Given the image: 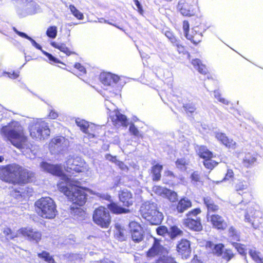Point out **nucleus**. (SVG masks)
I'll return each mask as SVG.
<instances>
[{"instance_id":"nucleus-1","label":"nucleus","mask_w":263,"mask_h":263,"mask_svg":"<svg viewBox=\"0 0 263 263\" xmlns=\"http://www.w3.org/2000/svg\"><path fill=\"white\" fill-rule=\"evenodd\" d=\"M0 179L13 185H25L36 180L35 173L17 163L0 167Z\"/></svg>"},{"instance_id":"nucleus-2","label":"nucleus","mask_w":263,"mask_h":263,"mask_svg":"<svg viewBox=\"0 0 263 263\" xmlns=\"http://www.w3.org/2000/svg\"><path fill=\"white\" fill-rule=\"evenodd\" d=\"M58 190L63 193L69 201L76 206H83L87 201V194L84 187L71 184L70 187L64 185L62 183L57 184Z\"/></svg>"},{"instance_id":"nucleus-3","label":"nucleus","mask_w":263,"mask_h":263,"mask_svg":"<svg viewBox=\"0 0 263 263\" xmlns=\"http://www.w3.org/2000/svg\"><path fill=\"white\" fill-rule=\"evenodd\" d=\"M34 207L38 216L44 219H53L58 214L55 202L48 196L37 199L34 203Z\"/></svg>"},{"instance_id":"nucleus-4","label":"nucleus","mask_w":263,"mask_h":263,"mask_svg":"<svg viewBox=\"0 0 263 263\" xmlns=\"http://www.w3.org/2000/svg\"><path fill=\"white\" fill-rule=\"evenodd\" d=\"M1 134L6 141L19 149L28 147V138L23 130L9 128L7 126H3Z\"/></svg>"},{"instance_id":"nucleus-5","label":"nucleus","mask_w":263,"mask_h":263,"mask_svg":"<svg viewBox=\"0 0 263 263\" xmlns=\"http://www.w3.org/2000/svg\"><path fill=\"white\" fill-rule=\"evenodd\" d=\"M140 213L143 218L151 225H159L163 219V214L159 211L157 204L154 202L144 204L141 207Z\"/></svg>"},{"instance_id":"nucleus-6","label":"nucleus","mask_w":263,"mask_h":263,"mask_svg":"<svg viewBox=\"0 0 263 263\" xmlns=\"http://www.w3.org/2000/svg\"><path fill=\"white\" fill-rule=\"evenodd\" d=\"M201 213L200 208H195L186 214V218L183 220V224L189 229L196 231H201L202 229L201 219L197 215Z\"/></svg>"},{"instance_id":"nucleus-7","label":"nucleus","mask_w":263,"mask_h":263,"mask_svg":"<svg viewBox=\"0 0 263 263\" xmlns=\"http://www.w3.org/2000/svg\"><path fill=\"white\" fill-rule=\"evenodd\" d=\"M92 220L100 227L106 229L111 223V217L108 209L103 205H100L94 210Z\"/></svg>"},{"instance_id":"nucleus-8","label":"nucleus","mask_w":263,"mask_h":263,"mask_svg":"<svg viewBox=\"0 0 263 263\" xmlns=\"http://www.w3.org/2000/svg\"><path fill=\"white\" fill-rule=\"evenodd\" d=\"M29 133L33 139L44 140L50 136V129L48 123L45 121H40L30 126Z\"/></svg>"},{"instance_id":"nucleus-9","label":"nucleus","mask_w":263,"mask_h":263,"mask_svg":"<svg viewBox=\"0 0 263 263\" xmlns=\"http://www.w3.org/2000/svg\"><path fill=\"white\" fill-rule=\"evenodd\" d=\"M196 152L199 157L203 159V165L207 170L212 171L219 164V162L212 160L214 157L213 153L206 146H198Z\"/></svg>"},{"instance_id":"nucleus-10","label":"nucleus","mask_w":263,"mask_h":263,"mask_svg":"<svg viewBox=\"0 0 263 263\" xmlns=\"http://www.w3.org/2000/svg\"><path fill=\"white\" fill-rule=\"evenodd\" d=\"M17 232L25 239L36 244L42 239V232L31 227H22L18 230Z\"/></svg>"},{"instance_id":"nucleus-11","label":"nucleus","mask_w":263,"mask_h":263,"mask_svg":"<svg viewBox=\"0 0 263 263\" xmlns=\"http://www.w3.org/2000/svg\"><path fill=\"white\" fill-rule=\"evenodd\" d=\"M262 213L259 210L250 209L248 210L245 216L246 222L250 223L255 229L263 228Z\"/></svg>"},{"instance_id":"nucleus-12","label":"nucleus","mask_w":263,"mask_h":263,"mask_svg":"<svg viewBox=\"0 0 263 263\" xmlns=\"http://www.w3.org/2000/svg\"><path fill=\"white\" fill-rule=\"evenodd\" d=\"M128 227L130 238L135 243H140L144 240L145 233L140 223L132 221L129 223Z\"/></svg>"},{"instance_id":"nucleus-13","label":"nucleus","mask_w":263,"mask_h":263,"mask_svg":"<svg viewBox=\"0 0 263 263\" xmlns=\"http://www.w3.org/2000/svg\"><path fill=\"white\" fill-rule=\"evenodd\" d=\"M207 219L212 228L219 232L224 231L228 228L227 221L224 217L218 214H212L207 217Z\"/></svg>"},{"instance_id":"nucleus-14","label":"nucleus","mask_w":263,"mask_h":263,"mask_svg":"<svg viewBox=\"0 0 263 263\" xmlns=\"http://www.w3.org/2000/svg\"><path fill=\"white\" fill-rule=\"evenodd\" d=\"M40 166L46 171L53 175L61 177L65 181H68L69 179L63 173L62 167L59 164H53L45 161H43L40 163Z\"/></svg>"},{"instance_id":"nucleus-15","label":"nucleus","mask_w":263,"mask_h":263,"mask_svg":"<svg viewBox=\"0 0 263 263\" xmlns=\"http://www.w3.org/2000/svg\"><path fill=\"white\" fill-rule=\"evenodd\" d=\"M77 125L81 130L87 135L88 138H93L99 134L97 131L98 128L93 124H89L84 120L77 119L76 120Z\"/></svg>"},{"instance_id":"nucleus-16","label":"nucleus","mask_w":263,"mask_h":263,"mask_svg":"<svg viewBox=\"0 0 263 263\" xmlns=\"http://www.w3.org/2000/svg\"><path fill=\"white\" fill-rule=\"evenodd\" d=\"M153 240L152 246L145 253L147 258L149 259L161 255L166 251V249L161 243V240L160 239L154 237Z\"/></svg>"},{"instance_id":"nucleus-17","label":"nucleus","mask_w":263,"mask_h":263,"mask_svg":"<svg viewBox=\"0 0 263 263\" xmlns=\"http://www.w3.org/2000/svg\"><path fill=\"white\" fill-rule=\"evenodd\" d=\"M176 250L182 258L187 259L191 254V242L186 239L182 238L178 241Z\"/></svg>"},{"instance_id":"nucleus-18","label":"nucleus","mask_w":263,"mask_h":263,"mask_svg":"<svg viewBox=\"0 0 263 263\" xmlns=\"http://www.w3.org/2000/svg\"><path fill=\"white\" fill-rule=\"evenodd\" d=\"M118 198L122 205L125 208L133 205L134 202V198L132 193L126 189L119 191Z\"/></svg>"},{"instance_id":"nucleus-19","label":"nucleus","mask_w":263,"mask_h":263,"mask_svg":"<svg viewBox=\"0 0 263 263\" xmlns=\"http://www.w3.org/2000/svg\"><path fill=\"white\" fill-rule=\"evenodd\" d=\"M192 201L186 197H181L178 202L172 205L173 210L177 213L182 214L191 208Z\"/></svg>"},{"instance_id":"nucleus-20","label":"nucleus","mask_w":263,"mask_h":263,"mask_svg":"<svg viewBox=\"0 0 263 263\" xmlns=\"http://www.w3.org/2000/svg\"><path fill=\"white\" fill-rule=\"evenodd\" d=\"M215 138L222 145L228 149H234L237 146L236 142L224 133H217L215 134Z\"/></svg>"},{"instance_id":"nucleus-21","label":"nucleus","mask_w":263,"mask_h":263,"mask_svg":"<svg viewBox=\"0 0 263 263\" xmlns=\"http://www.w3.org/2000/svg\"><path fill=\"white\" fill-rule=\"evenodd\" d=\"M185 37L193 44L197 45L202 41L203 35L199 30V28L197 27H195L192 28L191 31L189 33H185Z\"/></svg>"},{"instance_id":"nucleus-22","label":"nucleus","mask_w":263,"mask_h":263,"mask_svg":"<svg viewBox=\"0 0 263 263\" xmlns=\"http://www.w3.org/2000/svg\"><path fill=\"white\" fill-rule=\"evenodd\" d=\"M100 81L104 85L110 86L117 83L120 79L119 77L110 72H101L99 77Z\"/></svg>"},{"instance_id":"nucleus-23","label":"nucleus","mask_w":263,"mask_h":263,"mask_svg":"<svg viewBox=\"0 0 263 263\" xmlns=\"http://www.w3.org/2000/svg\"><path fill=\"white\" fill-rule=\"evenodd\" d=\"M191 64L195 69L201 74L207 75L209 79H212V76L210 74V72L202 62L199 59L196 58L191 61Z\"/></svg>"},{"instance_id":"nucleus-24","label":"nucleus","mask_w":263,"mask_h":263,"mask_svg":"<svg viewBox=\"0 0 263 263\" xmlns=\"http://www.w3.org/2000/svg\"><path fill=\"white\" fill-rule=\"evenodd\" d=\"M203 202L207 209V217L210 215V213H215L219 210V206L215 203L210 197H203Z\"/></svg>"},{"instance_id":"nucleus-25","label":"nucleus","mask_w":263,"mask_h":263,"mask_svg":"<svg viewBox=\"0 0 263 263\" xmlns=\"http://www.w3.org/2000/svg\"><path fill=\"white\" fill-rule=\"evenodd\" d=\"M178 8L180 12L185 16H192L195 13L193 6L186 2L179 3Z\"/></svg>"},{"instance_id":"nucleus-26","label":"nucleus","mask_w":263,"mask_h":263,"mask_svg":"<svg viewBox=\"0 0 263 263\" xmlns=\"http://www.w3.org/2000/svg\"><path fill=\"white\" fill-rule=\"evenodd\" d=\"M111 121L115 126L121 125L123 127L127 126V119L124 115L119 111L116 112L115 115L111 117Z\"/></svg>"},{"instance_id":"nucleus-27","label":"nucleus","mask_w":263,"mask_h":263,"mask_svg":"<svg viewBox=\"0 0 263 263\" xmlns=\"http://www.w3.org/2000/svg\"><path fill=\"white\" fill-rule=\"evenodd\" d=\"M107 206L111 213L116 215L126 214L129 212L128 209L125 208L122 205H119L117 203L114 201H111L107 204Z\"/></svg>"},{"instance_id":"nucleus-28","label":"nucleus","mask_w":263,"mask_h":263,"mask_svg":"<svg viewBox=\"0 0 263 263\" xmlns=\"http://www.w3.org/2000/svg\"><path fill=\"white\" fill-rule=\"evenodd\" d=\"M163 168V165L159 163L153 165L150 170L153 181H158L160 180Z\"/></svg>"},{"instance_id":"nucleus-29","label":"nucleus","mask_w":263,"mask_h":263,"mask_svg":"<svg viewBox=\"0 0 263 263\" xmlns=\"http://www.w3.org/2000/svg\"><path fill=\"white\" fill-rule=\"evenodd\" d=\"M182 108L187 116H193L197 113L195 104L192 101H189L188 102L184 103Z\"/></svg>"},{"instance_id":"nucleus-30","label":"nucleus","mask_w":263,"mask_h":263,"mask_svg":"<svg viewBox=\"0 0 263 263\" xmlns=\"http://www.w3.org/2000/svg\"><path fill=\"white\" fill-rule=\"evenodd\" d=\"M250 185L248 181L244 180L239 179L237 182L235 184L234 188L236 192L239 194L246 193L245 191L247 190Z\"/></svg>"},{"instance_id":"nucleus-31","label":"nucleus","mask_w":263,"mask_h":263,"mask_svg":"<svg viewBox=\"0 0 263 263\" xmlns=\"http://www.w3.org/2000/svg\"><path fill=\"white\" fill-rule=\"evenodd\" d=\"M50 44L53 47L59 49L61 52H63L68 56L75 53L74 52L71 51L70 49L67 47L66 44L64 43L59 44L54 41H53L51 42Z\"/></svg>"},{"instance_id":"nucleus-32","label":"nucleus","mask_w":263,"mask_h":263,"mask_svg":"<svg viewBox=\"0 0 263 263\" xmlns=\"http://www.w3.org/2000/svg\"><path fill=\"white\" fill-rule=\"evenodd\" d=\"M173 45L175 47L179 54L187 55L189 58H190V53L187 51L186 47L182 44L180 40Z\"/></svg>"},{"instance_id":"nucleus-33","label":"nucleus","mask_w":263,"mask_h":263,"mask_svg":"<svg viewBox=\"0 0 263 263\" xmlns=\"http://www.w3.org/2000/svg\"><path fill=\"white\" fill-rule=\"evenodd\" d=\"M37 256L48 263H56L53 256H51L49 252L45 251H43L38 253Z\"/></svg>"},{"instance_id":"nucleus-34","label":"nucleus","mask_w":263,"mask_h":263,"mask_svg":"<svg viewBox=\"0 0 263 263\" xmlns=\"http://www.w3.org/2000/svg\"><path fill=\"white\" fill-rule=\"evenodd\" d=\"M70 169L76 173L82 172L84 170L83 162L79 160H73Z\"/></svg>"},{"instance_id":"nucleus-35","label":"nucleus","mask_w":263,"mask_h":263,"mask_svg":"<svg viewBox=\"0 0 263 263\" xmlns=\"http://www.w3.org/2000/svg\"><path fill=\"white\" fill-rule=\"evenodd\" d=\"M249 254L252 259L256 263H263V258L260 256V253L254 250H250Z\"/></svg>"},{"instance_id":"nucleus-36","label":"nucleus","mask_w":263,"mask_h":263,"mask_svg":"<svg viewBox=\"0 0 263 263\" xmlns=\"http://www.w3.org/2000/svg\"><path fill=\"white\" fill-rule=\"evenodd\" d=\"M27 189L26 187L20 189V190L14 189L12 192V196L16 199L24 197L27 194Z\"/></svg>"},{"instance_id":"nucleus-37","label":"nucleus","mask_w":263,"mask_h":263,"mask_svg":"<svg viewBox=\"0 0 263 263\" xmlns=\"http://www.w3.org/2000/svg\"><path fill=\"white\" fill-rule=\"evenodd\" d=\"M229 237L236 241H240V236L236 229L233 226L230 227L228 229Z\"/></svg>"},{"instance_id":"nucleus-38","label":"nucleus","mask_w":263,"mask_h":263,"mask_svg":"<svg viewBox=\"0 0 263 263\" xmlns=\"http://www.w3.org/2000/svg\"><path fill=\"white\" fill-rule=\"evenodd\" d=\"M156 263H178L174 257L170 256H163L159 257Z\"/></svg>"},{"instance_id":"nucleus-39","label":"nucleus","mask_w":263,"mask_h":263,"mask_svg":"<svg viewBox=\"0 0 263 263\" xmlns=\"http://www.w3.org/2000/svg\"><path fill=\"white\" fill-rule=\"evenodd\" d=\"M69 9L72 14L78 20H82L84 18V15L77 8L73 5H69Z\"/></svg>"},{"instance_id":"nucleus-40","label":"nucleus","mask_w":263,"mask_h":263,"mask_svg":"<svg viewBox=\"0 0 263 263\" xmlns=\"http://www.w3.org/2000/svg\"><path fill=\"white\" fill-rule=\"evenodd\" d=\"M183 234V231L177 226H173L170 228V236L171 238H175Z\"/></svg>"},{"instance_id":"nucleus-41","label":"nucleus","mask_w":263,"mask_h":263,"mask_svg":"<svg viewBox=\"0 0 263 263\" xmlns=\"http://www.w3.org/2000/svg\"><path fill=\"white\" fill-rule=\"evenodd\" d=\"M57 27L55 26H51L47 28L46 34L49 37L54 39L57 35Z\"/></svg>"},{"instance_id":"nucleus-42","label":"nucleus","mask_w":263,"mask_h":263,"mask_svg":"<svg viewBox=\"0 0 263 263\" xmlns=\"http://www.w3.org/2000/svg\"><path fill=\"white\" fill-rule=\"evenodd\" d=\"M189 164V161L185 158H178L175 161L176 166L179 168H185Z\"/></svg>"},{"instance_id":"nucleus-43","label":"nucleus","mask_w":263,"mask_h":263,"mask_svg":"<svg viewBox=\"0 0 263 263\" xmlns=\"http://www.w3.org/2000/svg\"><path fill=\"white\" fill-rule=\"evenodd\" d=\"M223 248L224 245L222 243L216 244L214 246L213 253L217 256H220L222 254Z\"/></svg>"},{"instance_id":"nucleus-44","label":"nucleus","mask_w":263,"mask_h":263,"mask_svg":"<svg viewBox=\"0 0 263 263\" xmlns=\"http://www.w3.org/2000/svg\"><path fill=\"white\" fill-rule=\"evenodd\" d=\"M234 177L235 175L232 169L229 168L227 170V172L225 174L222 181L226 182L230 180H233Z\"/></svg>"},{"instance_id":"nucleus-45","label":"nucleus","mask_w":263,"mask_h":263,"mask_svg":"<svg viewBox=\"0 0 263 263\" xmlns=\"http://www.w3.org/2000/svg\"><path fill=\"white\" fill-rule=\"evenodd\" d=\"M165 35L173 45L179 40L171 31H165Z\"/></svg>"},{"instance_id":"nucleus-46","label":"nucleus","mask_w":263,"mask_h":263,"mask_svg":"<svg viewBox=\"0 0 263 263\" xmlns=\"http://www.w3.org/2000/svg\"><path fill=\"white\" fill-rule=\"evenodd\" d=\"M156 232L158 235L164 236L168 233V229L165 226H160L156 228Z\"/></svg>"},{"instance_id":"nucleus-47","label":"nucleus","mask_w":263,"mask_h":263,"mask_svg":"<svg viewBox=\"0 0 263 263\" xmlns=\"http://www.w3.org/2000/svg\"><path fill=\"white\" fill-rule=\"evenodd\" d=\"M176 177L174 173L170 170H166L164 172V178L166 180L165 183H168L170 180L174 179Z\"/></svg>"},{"instance_id":"nucleus-48","label":"nucleus","mask_w":263,"mask_h":263,"mask_svg":"<svg viewBox=\"0 0 263 263\" xmlns=\"http://www.w3.org/2000/svg\"><path fill=\"white\" fill-rule=\"evenodd\" d=\"M232 245L237 249V251L241 254H246V249L243 245L236 242L232 243Z\"/></svg>"},{"instance_id":"nucleus-49","label":"nucleus","mask_w":263,"mask_h":263,"mask_svg":"<svg viewBox=\"0 0 263 263\" xmlns=\"http://www.w3.org/2000/svg\"><path fill=\"white\" fill-rule=\"evenodd\" d=\"M42 53L48 59L50 63H61V61L57 58L54 57L51 54L45 51H42Z\"/></svg>"},{"instance_id":"nucleus-50","label":"nucleus","mask_w":263,"mask_h":263,"mask_svg":"<svg viewBox=\"0 0 263 263\" xmlns=\"http://www.w3.org/2000/svg\"><path fill=\"white\" fill-rule=\"evenodd\" d=\"M234 257V254L231 249H226L223 252L222 258L229 261Z\"/></svg>"},{"instance_id":"nucleus-51","label":"nucleus","mask_w":263,"mask_h":263,"mask_svg":"<svg viewBox=\"0 0 263 263\" xmlns=\"http://www.w3.org/2000/svg\"><path fill=\"white\" fill-rule=\"evenodd\" d=\"M129 131L132 135L135 136L139 137L140 136L138 129L136 127V126L133 123H132L130 125Z\"/></svg>"},{"instance_id":"nucleus-52","label":"nucleus","mask_w":263,"mask_h":263,"mask_svg":"<svg viewBox=\"0 0 263 263\" xmlns=\"http://www.w3.org/2000/svg\"><path fill=\"white\" fill-rule=\"evenodd\" d=\"M191 179L195 182H200L201 179L200 173L198 171L193 172L191 175Z\"/></svg>"},{"instance_id":"nucleus-53","label":"nucleus","mask_w":263,"mask_h":263,"mask_svg":"<svg viewBox=\"0 0 263 263\" xmlns=\"http://www.w3.org/2000/svg\"><path fill=\"white\" fill-rule=\"evenodd\" d=\"M133 2H134L135 5L137 8V9H136L137 12L140 14L143 15L144 14V10L140 2L138 0H133Z\"/></svg>"},{"instance_id":"nucleus-54","label":"nucleus","mask_w":263,"mask_h":263,"mask_svg":"<svg viewBox=\"0 0 263 263\" xmlns=\"http://www.w3.org/2000/svg\"><path fill=\"white\" fill-rule=\"evenodd\" d=\"M3 233L5 234L6 236H10V238L11 239H13L14 238L17 237V235H13L12 234V231L11 229L9 228H6L4 229L3 231Z\"/></svg>"},{"instance_id":"nucleus-55","label":"nucleus","mask_w":263,"mask_h":263,"mask_svg":"<svg viewBox=\"0 0 263 263\" xmlns=\"http://www.w3.org/2000/svg\"><path fill=\"white\" fill-rule=\"evenodd\" d=\"M64 139V138L61 136H57L52 138L50 142L52 144L58 145L61 144Z\"/></svg>"},{"instance_id":"nucleus-56","label":"nucleus","mask_w":263,"mask_h":263,"mask_svg":"<svg viewBox=\"0 0 263 263\" xmlns=\"http://www.w3.org/2000/svg\"><path fill=\"white\" fill-rule=\"evenodd\" d=\"M182 28L184 36H185V33H189L190 32V24L187 21L185 20L183 22Z\"/></svg>"},{"instance_id":"nucleus-57","label":"nucleus","mask_w":263,"mask_h":263,"mask_svg":"<svg viewBox=\"0 0 263 263\" xmlns=\"http://www.w3.org/2000/svg\"><path fill=\"white\" fill-rule=\"evenodd\" d=\"M13 31L20 36L25 38L28 40H30L31 37L29 36L25 33L18 31L15 27H13Z\"/></svg>"},{"instance_id":"nucleus-58","label":"nucleus","mask_w":263,"mask_h":263,"mask_svg":"<svg viewBox=\"0 0 263 263\" xmlns=\"http://www.w3.org/2000/svg\"><path fill=\"white\" fill-rule=\"evenodd\" d=\"M74 67L82 73H85L86 72L85 67L80 63H75Z\"/></svg>"},{"instance_id":"nucleus-59","label":"nucleus","mask_w":263,"mask_h":263,"mask_svg":"<svg viewBox=\"0 0 263 263\" xmlns=\"http://www.w3.org/2000/svg\"><path fill=\"white\" fill-rule=\"evenodd\" d=\"M166 193H168L170 197L169 199L170 200H172V198H173V201L177 199V193L174 191H172L170 190H166Z\"/></svg>"},{"instance_id":"nucleus-60","label":"nucleus","mask_w":263,"mask_h":263,"mask_svg":"<svg viewBox=\"0 0 263 263\" xmlns=\"http://www.w3.org/2000/svg\"><path fill=\"white\" fill-rule=\"evenodd\" d=\"M105 158L106 159L109 160L110 161L116 163L117 160V157L115 156H112L110 154H107L105 155Z\"/></svg>"},{"instance_id":"nucleus-61","label":"nucleus","mask_w":263,"mask_h":263,"mask_svg":"<svg viewBox=\"0 0 263 263\" xmlns=\"http://www.w3.org/2000/svg\"><path fill=\"white\" fill-rule=\"evenodd\" d=\"M30 41L31 42L32 45L35 47L36 49L40 50L42 52V51H44L42 49V46L38 43H37L35 40L32 39V38L30 39Z\"/></svg>"},{"instance_id":"nucleus-62","label":"nucleus","mask_w":263,"mask_h":263,"mask_svg":"<svg viewBox=\"0 0 263 263\" xmlns=\"http://www.w3.org/2000/svg\"><path fill=\"white\" fill-rule=\"evenodd\" d=\"M8 77L11 79H16L18 77V73L15 71L8 72Z\"/></svg>"},{"instance_id":"nucleus-63","label":"nucleus","mask_w":263,"mask_h":263,"mask_svg":"<svg viewBox=\"0 0 263 263\" xmlns=\"http://www.w3.org/2000/svg\"><path fill=\"white\" fill-rule=\"evenodd\" d=\"M48 116L51 119H55L58 117V114L55 111L51 110Z\"/></svg>"},{"instance_id":"nucleus-64","label":"nucleus","mask_w":263,"mask_h":263,"mask_svg":"<svg viewBox=\"0 0 263 263\" xmlns=\"http://www.w3.org/2000/svg\"><path fill=\"white\" fill-rule=\"evenodd\" d=\"M107 22L108 24H111L113 26L117 27V28L121 29V28L119 26L117 25V24L116 23V21L115 19H112V18L109 19L107 21Z\"/></svg>"}]
</instances>
